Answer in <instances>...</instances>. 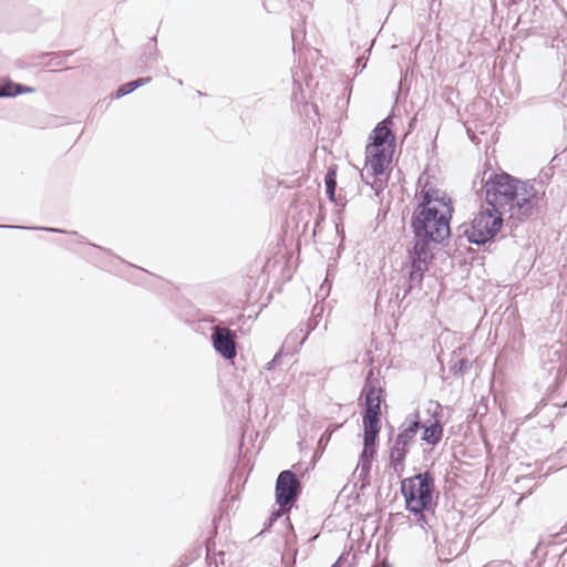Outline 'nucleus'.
Masks as SVG:
<instances>
[{
  "label": "nucleus",
  "mask_w": 567,
  "mask_h": 567,
  "mask_svg": "<svg viewBox=\"0 0 567 567\" xmlns=\"http://www.w3.org/2000/svg\"><path fill=\"white\" fill-rule=\"evenodd\" d=\"M236 332L227 327L212 328V344L214 350L225 360L233 361L237 355Z\"/></svg>",
  "instance_id": "obj_8"
},
{
  "label": "nucleus",
  "mask_w": 567,
  "mask_h": 567,
  "mask_svg": "<svg viewBox=\"0 0 567 567\" xmlns=\"http://www.w3.org/2000/svg\"><path fill=\"white\" fill-rule=\"evenodd\" d=\"M159 58V52L157 49V39L156 37H153L150 42H147L144 48L143 52L140 56L141 64L147 69L157 63Z\"/></svg>",
  "instance_id": "obj_15"
},
{
  "label": "nucleus",
  "mask_w": 567,
  "mask_h": 567,
  "mask_svg": "<svg viewBox=\"0 0 567 567\" xmlns=\"http://www.w3.org/2000/svg\"><path fill=\"white\" fill-rule=\"evenodd\" d=\"M87 244H89V245H91L92 247H94V248H96V249H99V250H101V251H103V252H105V254L110 255V256H113V257H115V258L120 259V257L115 256V255L111 251V249H109V248H104V247H102V246H99V245H95V244H92V243H87Z\"/></svg>",
  "instance_id": "obj_28"
},
{
  "label": "nucleus",
  "mask_w": 567,
  "mask_h": 567,
  "mask_svg": "<svg viewBox=\"0 0 567 567\" xmlns=\"http://www.w3.org/2000/svg\"><path fill=\"white\" fill-rule=\"evenodd\" d=\"M487 171H484L481 177L480 190L485 192V200L488 206L494 208H507L509 218H516L520 221L529 218L539 204L538 192L535 184L526 181L523 182L507 173L489 172L485 178ZM480 174L473 181V188L478 192L477 179Z\"/></svg>",
  "instance_id": "obj_2"
},
{
  "label": "nucleus",
  "mask_w": 567,
  "mask_h": 567,
  "mask_svg": "<svg viewBox=\"0 0 567 567\" xmlns=\"http://www.w3.org/2000/svg\"><path fill=\"white\" fill-rule=\"evenodd\" d=\"M152 81V78L151 76H145V78H138L134 81H131V82H126L124 84H122L117 90L116 92L114 93L113 97L114 99H121L132 92H134L135 90H137L138 87L143 86L144 84H147Z\"/></svg>",
  "instance_id": "obj_19"
},
{
  "label": "nucleus",
  "mask_w": 567,
  "mask_h": 567,
  "mask_svg": "<svg viewBox=\"0 0 567 567\" xmlns=\"http://www.w3.org/2000/svg\"><path fill=\"white\" fill-rule=\"evenodd\" d=\"M416 196L419 202L410 221L414 238L413 246L409 249L403 298L414 288L421 287L432 259L431 244H442L450 237V223L454 212L451 197L440 188L425 184Z\"/></svg>",
  "instance_id": "obj_1"
},
{
  "label": "nucleus",
  "mask_w": 567,
  "mask_h": 567,
  "mask_svg": "<svg viewBox=\"0 0 567 567\" xmlns=\"http://www.w3.org/2000/svg\"><path fill=\"white\" fill-rule=\"evenodd\" d=\"M566 453H567V442H566V445L564 447H561L560 450L557 451L556 456L559 460H565V454Z\"/></svg>",
  "instance_id": "obj_31"
},
{
  "label": "nucleus",
  "mask_w": 567,
  "mask_h": 567,
  "mask_svg": "<svg viewBox=\"0 0 567 567\" xmlns=\"http://www.w3.org/2000/svg\"><path fill=\"white\" fill-rule=\"evenodd\" d=\"M472 368V362L468 359L462 358L456 360L450 368L451 373L456 377H463Z\"/></svg>",
  "instance_id": "obj_21"
},
{
  "label": "nucleus",
  "mask_w": 567,
  "mask_h": 567,
  "mask_svg": "<svg viewBox=\"0 0 567 567\" xmlns=\"http://www.w3.org/2000/svg\"><path fill=\"white\" fill-rule=\"evenodd\" d=\"M33 229H39V230H44V231L55 233V234H70V235L79 237L80 241L84 243L83 236H81L78 231H68V230L54 228V227H34Z\"/></svg>",
  "instance_id": "obj_22"
},
{
  "label": "nucleus",
  "mask_w": 567,
  "mask_h": 567,
  "mask_svg": "<svg viewBox=\"0 0 567 567\" xmlns=\"http://www.w3.org/2000/svg\"><path fill=\"white\" fill-rule=\"evenodd\" d=\"M225 551H217V553H214L212 554L213 556V559L216 557L217 561H218V566L219 565H224L225 564Z\"/></svg>",
  "instance_id": "obj_27"
},
{
  "label": "nucleus",
  "mask_w": 567,
  "mask_h": 567,
  "mask_svg": "<svg viewBox=\"0 0 567 567\" xmlns=\"http://www.w3.org/2000/svg\"><path fill=\"white\" fill-rule=\"evenodd\" d=\"M362 393L364 395L363 412H381L380 405L385 394L380 379L373 373V369H371L365 377Z\"/></svg>",
  "instance_id": "obj_9"
},
{
  "label": "nucleus",
  "mask_w": 567,
  "mask_h": 567,
  "mask_svg": "<svg viewBox=\"0 0 567 567\" xmlns=\"http://www.w3.org/2000/svg\"><path fill=\"white\" fill-rule=\"evenodd\" d=\"M363 439L377 441L381 430V412H363Z\"/></svg>",
  "instance_id": "obj_14"
},
{
  "label": "nucleus",
  "mask_w": 567,
  "mask_h": 567,
  "mask_svg": "<svg viewBox=\"0 0 567 567\" xmlns=\"http://www.w3.org/2000/svg\"><path fill=\"white\" fill-rule=\"evenodd\" d=\"M290 511H284L280 506L277 511H274L269 517V524L271 525L275 520L281 517L285 514H288Z\"/></svg>",
  "instance_id": "obj_24"
},
{
  "label": "nucleus",
  "mask_w": 567,
  "mask_h": 567,
  "mask_svg": "<svg viewBox=\"0 0 567 567\" xmlns=\"http://www.w3.org/2000/svg\"><path fill=\"white\" fill-rule=\"evenodd\" d=\"M394 148H385L378 146L365 147V164L370 167L373 176L384 173L392 159Z\"/></svg>",
  "instance_id": "obj_10"
},
{
  "label": "nucleus",
  "mask_w": 567,
  "mask_h": 567,
  "mask_svg": "<svg viewBox=\"0 0 567 567\" xmlns=\"http://www.w3.org/2000/svg\"><path fill=\"white\" fill-rule=\"evenodd\" d=\"M408 512L414 515V524L420 526L424 532L431 528V519L434 517V508L420 509L405 507Z\"/></svg>",
  "instance_id": "obj_18"
},
{
  "label": "nucleus",
  "mask_w": 567,
  "mask_h": 567,
  "mask_svg": "<svg viewBox=\"0 0 567 567\" xmlns=\"http://www.w3.org/2000/svg\"><path fill=\"white\" fill-rule=\"evenodd\" d=\"M434 421H427L421 423L422 435L421 440L429 445H437L443 437V425L441 422L442 406L439 402H435V410L432 413Z\"/></svg>",
  "instance_id": "obj_11"
},
{
  "label": "nucleus",
  "mask_w": 567,
  "mask_h": 567,
  "mask_svg": "<svg viewBox=\"0 0 567 567\" xmlns=\"http://www.w3.org/2000/svg\"><path fill=\"white\" fill-rule=\"evenodd\" d=\"M377 454V441H370L363 439V449L360 453V461H359V467H360V480H367L371 466L372 461Z\"/></svg>",
  "instance_id": "obj_13"
},
{
  "label": "nucleus",
  "mask_w": 567,
  "mask_h": 567,
  "mask_svg": "<svg viewBox=\"0 0 567 567\" xmlns=\"http://www.w3.org/2000/svg\"><path fill=\"white\" fill-rule=\"evenodd\" d=\"M355 63L360 72H362L367 66V60H364L363 56L357 58Z\"/></svg>",
  "instance_id": "obj_29"
},
{
  "label": "nucleus",
  "mask_w": 567,
  "mask_h": 567,
  "mask_svg": "<svg viewBox=\"0 0 567 567\" xmlns=\"http://www.w3.org/2000/svg\"><path fill=\"white\" fill-rule=\"evenodd\" d=\"M306 332V328L303 326H301L300 328L291 331L288 336H287V339H286V342H299L302 338V336L305 334Z\"/></svg>",
  "instance_id": "obj_23"
},
{
  "label": "nucleus",
  "mask_w": 567,
  "mask_h": 567,
  "mask_svg": "<svg viewBox=\"0 0 567 567\" xmlns=\"http://www.w3.org/2000/svg\"><path fill=\"white\" fill-rule=\"evenodd\" d=\"M34 87L13 82L9 78H2V97H16L23 93H33Z\"/></svg>",
  "instance_id": "obj_16"
},
{
  "label": "nucleus",
  "mask_w": 567,
  "mask_h": 567,
  "mask_svg": "<svg viewBox=\"0 0 567 567\" xmlns=\"http://www.w3.org/2000/svg\"><path fill=\"white\" fill-rule=\"evenodd\" d=\"M434 491V475L430 471L404 478L401 483L405 507L417 508V511L432 509L436 506L433 499Z\"/></svg>",
  "instance_id": "obj_3"
},
{
  "label": "nucleus",
  "mask_w": 567,
  "mask_h": 567,
  "mask_svg": "<svg viewBox=\"0 0 567 567\" xmlns=\"http://www.w3.org/2000/svg\"><path fill=\"white\" fill-rule=\"evenodd\" d=\"M420 427L419 413L408 415L399 426V433L389 450V465L398 476H401L405 470V458L410 451V445L414 442Z\"/></svg>",
  "instance_id": "obj_5"
},
{
  "label": "nucleus",
  "mask_w": 567,
  "mask_h": 567,
  "mask_svg": "<svg viewBox=\"0 0 567 567\" xmlns=\"http://www.w3.org/2000/svg\"><path fill=\"white\" fill-rule=\"evenodd\" d=\"M280 358H281V351H278V352L275 354V357L272 358V360H270V361L266 364V369H267V370H269V371H270V370H272V369L277 365V363H278V361L280 360Z\"/></svg>",
  "instance_id": "obj_26"
},
{
  "label": "nucleus",
  "mask_w": 567,
  "mask_h": 567,
  "mask_svg": "<svg viewBox=\"0 0 567 567\" xmlns=\"http://www.w3.org/2000/svg\"><path fill=\"white\" fill-rule=\"evenodd\" d=\"M341 558H339L331 567H340Z\"/></svg>",
  "instance_id": "obj_33"
},
{
  "label": "nucleus",
  "mask_w": 567,
  "mask_h": 567,
  "mask_svg": "<svg viewBox=\"0 0 567 567\" xmlns=\"http://www.w3.org/2000/svg\"><path fill=\"white\" fill-rule=\"evenodd\" d=\"M502 213L492 206L481 209L463 231L471 244L483 246L492 241L503 225Z\"/></svg>",
  "instance_id": "obj_4"
},
{
  "label": "nucleus",
  "mask_w": 567,
  "mask_h": 567,
  "mask_svg": "<svg viewBox=\"0 0 567 567\" xmlns=\"http://www.w3.org/2000/svg\"><path fill=\"white\" fill-rule=\"evenodd\" d=\"M10 1H11V0H4V4H6V7H8V6L10 4Z\"/></svg>",
  "instance_id": "obj_35"
},
{
  "label": "nucleus",
  "mask_w": 567,
  "mask_h": 567,
  "mask_svg": "<svg viewBox=\"0 0 567 567\" xmlns=\"http://www.w3.org/2000/svg\"><path fill=\"white\" fill-rule=\"evenodd\" d=\"M542 368L549 377H553L548 391L549 399L554 401L557 393L567 390V358L564 357L561 343L546 346L542 349Z\"/></svg>",
  "instance_id": "obj_6"
},
{
  "label": "nucleus",
  "mask_w": 567,
  "mask_h": 567,
  "mask_svg": "<svg viewBox=\"0 0 567 567\" xmlns=\"http://www.w3.org/2000/svg\"><path fill=\"white\" fill-rule=\"evenodd\" d=\"M327 287V292L329 291L330 289V284H328V279L324 280V282L321 285L320 287V291H323Z\"/></svg>",
  "instance_id": "obj_32"
},
{
  "label": "nucleus",
  "mask_w": 567,
  "mask_h": 567,
  "mask_svg": "<svg viewBox=\"0 0 567 567\" xmlns=\"http://www.w3.org/2000/svg\"><path fill=\"white\" fill-rule=\"evenodd\" d=\"M322 312H323V306L316 303L312 308L311 317L303 324V327L306 328V332L302 336L301 340L299 341V347H301L305 343V341L307 340V338L309 337L311 331H313L318 327V324L322 318Z\"/></svg>",
  "instance_id": "obj_17"
},
{
  "label": "nucleus",
  "mask_w": 567,
  "mask_h": 567,
  "mask_svg": "<svg viewBox=\"0 0 567 567\" xmlns=\"http://www.w3.org/2000/svg\"><path fill=\"white\" fill-rule=\"evenodd\" d=\"M326 195L330 202L336 200L337 174L334 169H329L324 176Z\"/></svg>",
  "instance_id": "obj_20"
},
{
  "label": "nucleus",
  "mask_w": 567,
  "mask_h": 567,
  "mask_svg": "<svg viewBox=\"0 0 567 567\" xmlns=\"http://www.w3.org/2000/svg\"><path fill=\"white\" fill-rule=\"evenodd\" d=\"M330 440V434H328L327 432H324L320 439H319V442H318V445L319 446H322L323 444H327V442Z\"/></svg>",
  "instance_id": "obj_30"
},
{
  "label": "nucleus",
  "mask_w": 567,
  "mask_h": 567,
  "mask_svg": "<svg viewBox=\"0 0 567 567\" xmlns=\"http://www.w3.org/2000/svg\"><path fill=\"white\" fill-rule=\"evenodd\" d=\"M206 561H207V567H218V561H217L216 557L213 560L209 545H207Z\"/></svg>",
  "instance_id": "obj_25"
},
{
  "label": "nucleus",
  "mask_w": 567,
  "mask_h": 567,
  "mask_svg": "<svg viewBox=\"0 0 567 567\" xmlns=\"http://www.w3.org/2000/svg\"><path fill=\"white\" fill-rule=\"evenodd\" d=\"M302 492V484L291 470L281 471L276 480V503L284 511H290Z\"/></svg>",
  "instance_id": "obj_7"
},
{
  "label": "nucleus",
  "mask_w": 567,
  "mask_h": 567,
  "mask_svg": "<svg viewBox=\"0 0 567 567\" xmlns=\"http://www.w3.org/2000/svg\"><path fill=\"white\" fill-rule=\"evenodd\" d=\"M393 122L390 116L379 122L370 135L371 142L367 146L394 148L395 136L392 132Z\"/></svg>",
  "instance_id": "obj_12"
},
{
  "label": "nucleus",
  "mask_w": 567,
  "mask_h": 567,
  "mask_svg": "<svg viewBox=\"0 0 567 567\" xmlns=\"http://www.w3.org/2000/svg\"><path fill=\"white\" fill-rule=\"evenodd\" d=\"M1 228H13L12 226L1 225Z\"/></svg>",
  "instance_id": "obj_34"
}]
</instances>
